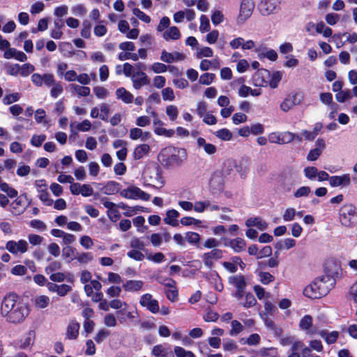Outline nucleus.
Returning a JSON list of instances; mask_svg holds the SVG:
<instances>
[{
	"label": "nucleus",
	"instance_id": "nucleus-45",
	"mask_svg": "<svg viewBox=\"0 0 357 357\" xmlns=\"http://www.w3.org/2000/svg\"><path fill=\"white\" fill-rule=\"evenodd\" d=\"M100 119L103 121H107L110 113L109 105L107 103H101L99 105Z\"/></svg>",
	"mask_w": 357,
	"mask_h": 357
},
{
	"label": "nucleus",
	"instance_id": "nucleus-20",
	"mask_svg": "<svg viewBox=\"0 0 357 357\" xmlns=\"http://www.w3.org/2000/svg\"><path fill=\"white\" fill-rule=\"evenodd\" d=\"M229 283L234 286L236 290L245 289L247 283L244 275L239 274L231 275L228 278Z\"/></svg>",
	"mask_w": 357,
	"mask_h": 357
},
{
	"label": "nucleus",
	"instance_id": "nucleus-28",
	"mask_svg": "<svg viewBox=\"0 0 357 357\" xmlns=\"http://www.w3.org/2000/svg\"><path fill=\"white\" fill-rule=\"evenodd\" d=\"M198 148H202L204 152L208 155H213L217 152V147L210 143H207L203 137H198L197 140Z\"/></svg>",
	"mask_w": 357,
	"mask_h": 357
},
{
	"label": "nucleus",
	"instance_id": "nucleus-13",
	"mask_svg": "<svg viewBox=\"0 0 357 357\" xmlns=\"http://www.w3.org/2000/svg\"><path fill=\"white\" fill-rule=\"evenodd\" d=\"M255 4L252 0H242L238 17V22H244L252 14Z\"/></svg>",
	"mask_w": 357,
	"mask_h": 357
},
{
	"label": "nucleus",
	"instance_id": "nucleus-44",
	"mask_svg": "<svg viewBox=\"0 0 357 357\" xmlns=\"http://www.w3.org/2000/svg\"><path fill=\"white\" fill-rule=\"evenodd\" d=\"M282 74L280 71L274 72L272 74L270 80H268V84L271 89H275L278 87L279 82L282 79Z\"/></svg>",
	"mask_w": 357,
	"mask_h": 357
},
{
	"label": "nucleus",
	"instance_id": "nucleus-55",
	"mask_svg": "<svg viewBox=\"0 0 357 357\" xmlns=\"http://www.w3.org/2000/svg\"><path fill=\"white\" fill-rule=\"evenodd\" d=\"M257 301L254 295L251 293H247L245 295V302L242 303L241 305L246 308H249L255 305Z\"/></svg>",
	"mask_w": 357,
	"mask_h": 357
},
{
	"label": "nucleus",
	"instance_id": "nucleus-23",
	"mask_svg": "<svg viewBox=\"0 0 357 357\" xmlns=\"http://www.w3.org/2000/svg\"><path fill=\"white\" fill-rule=\"evenodd\" d=\"M248 227H257L259 230L264 231L268 228V224L259 217L250 218L245 221Z\"/></svg>",
	"mask_w": 357,
	"mask_h": 357
},
{
	"label": "nucleus",
	"instance_id": "nucleus-43",
	"mask_svg": "<svg viewBox=\"0 0 357 357\" xmlns=\"http://www.w3.org/2000/svg\"><path fill=\"white\" fill-rule=\"evenodd\" d=\"M0 190L6 192L10 198L16 197L18 195L17 191L15 188L10 187L5 182L0 183Z\"/></svg>",
	"mask_w": 357,
	"mask_h": 357
},
{
	"label": "nucleus",
	"instance_id": "nucleus-33",
	"mask_svg": "<svg viewBox=\"0 0 357 357\" xmlns=\"http://www.w3.org/2000/svg\"><path fill=\"white\" fill-rule=\"evenodd\" d=\"M297 104L296 102V95H294L291 97L286 98L280 104V109L284 112H287L289 111L294 106Z\"/></svg>",
	"mask_w": 357,
	"mask_h": 357
},
{
	"label": "nucleus",
	"instance_id": "nucleus-54",
	"mask_svg": "<svg viewBox=\"0 0 357 357\" xmlns=\"http://www.w3.org/2000/svg\"><path fill=\"white\" fill-rule=\"evenodd\" d=\"M231 329L229 332L230 335L239 334L244 329L243 326L237 320H233L231 323Z\"/></svg>",
	"mask_w": 357,
	"mask_h": 357
},
{
	"label": "nucleus",
	"instance_id": "nucleus-4",
	"mask_svg": "<svg viewBox=\"0 0 357 357\" xmlns=\"http://www.w3.org/2000/svg\"><path fill=\"white\" fill-rule=\"evenodd\" d=\"M142 177L145 185L154 188H162L165 183L162 176V170L156 164L148 165L143 172Z\"/></svg>",
	"mask_w": 357,
	"mask_h": 357
},
{
	"label": "nucleus",
	"instance_id": "nucleus-21",
	"mask_svg": "<svg viewBox=\"0 0 357 357\" xmlns=\"http://www.w3.org/2000/svg\"><path fill=\"white\" fill-rule=\"evenodd\" d=\"M5 59H10L15 58L16 60L24 62L26 61V55L22 51H19L15 48H8L3 54Z\"/></svg>",
	"mask_w": 357,
	"mask_h": 357
},
{
	"label": "nucleus",
	"instance_id": "nucleus-16",
	"mask_svg": "<svg viewBox=\"0 0 357 357\" xmlns=\"http://www.w3.org/2000/svg\"><path fill=\"white\" fill-rule=\"evenodd\" d=\"M351 178L349 174H344L340 176H332L330 178V185L333 188H346L351 185Z\"/></svg>",
	"mask_w": 357,
	"mask_h": 357
},
{
	"label": "nucleus",
	"instance_id": "nucleus-56",
	"mask_svg": "<svg viewBox=\"0 0 357 357\" xmlns=\"http://www.w3.org/2000/svg\"><path fill=\"white\" fill-rule=\"evenodd\" d=\"M93 91L96 95V96L99 99H105L108 95V91L104 88L103 86H97L93 87Z\"/></svg>",
	"mask_w": 357,
	"mask_h": 357
},
{
	"label": "nucleus",
	"instance_id": "nucleus-64",
	"mask_svg": "<svg viewBox=\"0 0 357 357\" xmlns=\"http://www.w3.org/2000/svg\"><path fill=\"white\" fill-rule=\"evenodd\" d=\"M311 192V189L308 186H302L299 188L294 193V196L296 198H299L302 197H307Z\"/></svg>",
	"mask_w": 357,
	"mask_h": 357
},
{
	"label": "nucleus",
	"instance_id": "nucleus-10",
	"mask_svg": "<svg viewBox=\"0 0 357 357\" xmlns=\"http://www.w3.org/2000/svg\"><path fill=\"white\" fill-rule=\"evenodd\" d=\"M295 138V134L287 131L283 132H272L268 136L270 142L278 144H284L291 142Z\"/></svg>",
	"mask_w": 357,
	"mask_h": 357
},
{
	"label": "nucleus",
	"instance_id": "nucleus-6",
	"mask_svg": "<svg viewBox=\"0 0 357 357\" xmlns=\"http://www.w3.org/2000/svg\"><path fill=\"white\" fill-rule=\"evenodd\" d=\"M119 194L122 197L130 199H142L143 201H148L151 197L149 194L135 185H131L128 188L122 190L120 191Z\"/></svg>",
	"mask_w": 357,
	"mask_h": 357
},
{
	"label": "nucleus",
	"instance_id": "nucleus-12",
	"mask_svg": "<svg viewBox=\"0 0 357 357\" xmlns=\"http://www.w3.org/2000/svg\"><path fill=\"white\" fill-rule=\"evenodd\" d=\"M28 243L23 239L18 241H8L6 244V249L14 255L23 254L28 250Z\"/></svg>",
	"mask_w": 357,
	"mask_h": 357
},
{
	"label": "nucleus",
	"instance_id": "nucleus-61",
	"mask_svg": "<svg viewBox=\"0 0 357 357\" xmlns=\"http://www.w3.org/2000/svg\"><path fill=\"white\" fill-rule=\"evenodd\" d=\"M38 198L46 206H52L54 203L53 199L50 198V194L47 190L40 192L38 195Z\"/></svg>",
	"mask_w": 357,
	"mask_h": 357
},
{
	"label": "nucleus",
	"instance_id": "nucleus-26",
	"mask_svg": "<svg viewBox=\"0 0 357 357\" xmlns=\"http://www.w3.org/2000/svg\"><path fill=\"white\" fill-rule=\"evenodd\" d=\"M144 286V282L142 280H127L123 284V288L126 291L135 292L140 291Z\"/></svg>",
	"mask_w": 357,
	"mask_h": 357
},
{
	"label": "nucleus",
	"instance_id": "nucleus-25",
	"mask_svg": "<svg viewBox=\"0 0 357 357\" xmlns=\"http://www.w3.org/2000/svg\"><path fill=\"white\" fill-rule=\"evenodd\" d=\"M31 301L38 309L46 308L50 303V299L46 295H37L31 299Z\"/></svg>",
	"mask_w": 357,
	"mask_h": 357
},
{
	"label": "nucleus",
	"instance_id": "nucleus-38",
	"mask_svg": "<svg viewBox=\"0 0 357 357\" xmlns=\"http://www.w3.org/2000/svg\"><path fill=\"white\" fill-rule=\"evenodd\" d=\"M62 268V264L59 261H51L50 264L45 267V271L47 275L59 271Z\"/></svg>",
	"mask_w": 357,
	"mask_h": 357
},
{
	"label": "nucleus",
	"instance_id": "nucleus-22",
	"mask_svg": "<svg viewBox=\"0 0 357 357\" xmlns=\"http://www.w3.org/2000/svg\"><path fill=\"white\" fill-rule=\"evenodd\" d=\"M225 245L229 246L235 252L239 253L245 250L246 242L241 238H236L229 240L228 243H225Z\"/></svg>",
	"mask_w": 357,
	"mask_h": 357
},
{
	"label": "nucleus",
	"instance_id": "nucleus-15",
	"mask_svg": "<svg viewBox=\"0 0 357 357\" xmlns=\"http://www.w3.org/2000/svg\"><path fill=\"white\" fill-rule=\"evenodd\" d=\"M131 80L133 88L136 90H139L144 86H148L151 83L150 78L142 70H137L133 73L131 77Z\"/></svg>",
	"mask_w": 357,
	"mask_h": 357
},
{
	"label": "nucleus",
	"instance_id": "nucleus-27",
	"mask_svg": "<svg viewBox=\"0 0 357 357\" xmlns=\"http://www.w3.org/2000/svg\"><path fill=\"white\" fill-rule=\"evenodd\" d=\"M116 96L117 99L121 100L124 103L129 104L134 100L133 95L127 91L124 87L116 89Z\"/></svg>",
	"mask_w": 357,
	"mask_h": 357
},
{
	"label": "nucleus",
	"instance_id": "nucleus-11",
	"mask_svg": "<svg viewBox=\"0 0 357 357\" xmlns=\"http://www.w3.org/2000/svg\"><path fill=\"white\" fill-rule=\"evenodd\" d=\"M222 256V250L220 249L215 248L210 252L204 253L202 256V259L205 266L211 269L214 266V262L221 259Z\"/></svg>",
	"mask_w": 357,
	"mask_h": 357
},
{
	"label": "nucleus",
	"instance_id": "nucleus-49",
	"mask_svg": "<svg viewBox=\"0 0 357 357\" xmlns=\"http://www.w3.org/2000/svg\"><path fill=\"white\" fill-rule=\"evenodd\" d=\"M166 114L171 121H174L178 117V109L175 105H168L166 107Z\"/></svg>",
	"mask_w": 357,
	"mask_h": 357
},
{
	"label": "nucleus",
	"instance_id": "nucleus-42",
	"mask_svg": "<svg viewBox=\"0 0 357 357\" xmlns=\"http://www.w3.org/2000/svg\"><path fill=\"white\" fill-rule=\"evenodd\" d=\"M116 314L118 320L121 324L125 323L128 319H133L135 318V316L131 312H128L125 310H119L116 311Z\"/></svg>",
	"mask_w": 357,
	"mask_h": 357
},
{
	"label": "nucleus",
	"instance_id": "nucleus-24",
	"mask_svg": "<svg viewBox=\"0 0 357 357\" xmlns=\"http://www.w3.org/2000/svg\"><path fill=\"white\" fill-rule=\"evenodd\" d=\"M71 93H75L78 97H86L89 96L90 88L86 86H81L76 84H71L68 86Z\"/></svg>",
	"mask_w": 357,
	"mask_h": 357
},
{
	"label": "nucleus",
	"instance_id": "nucleus-31",
	"mask_svg": "<svg viewBox=\"0 0 357 357\" xmlns=\"http://www.w3.org/2000/svg\"><path fill=\"white\" fill-rule=\"evenodd\" d=\"M178 216L179 213L176 210H169L167 211L166 218L164 219V222L167 225L176 227L178 225V221L176 220Z\"/></svg>",
	"mask_w": 357,
	"mask_h": 357
},
{
	"label": "nucleus",
	"instance_id": "nucleus-47",
	"mask_svg": "<svg viewBox=\"0 0 357 357\" xmlns=\"http://www.w3.org/2000/svg\"><path fill=\"white\" fill-rule=\"evenodd\" d=\"M312 325V317L310 315L304 316L300 321L299 327L301 330L307 331Z\"/></svg>",
	"mask_w": 357,
	"mask_h": 357
},
{
	"label": "nucleus",
	"instance_id": "nucleus-59",
	"mask_svg": "<svg viewBox=\"0 0 357 357\" xmlns=\"http://www.w3.org/2000/svg\"><path fill=\"white\" fill-rule=\"evenodd\" d=\"M209 30L210 22L208 18L204 15H201L199 31L202 33H205L209 31Z\"/></svg>",
	"mask_w": 357,
	"mask_h": 357
},
{
	"label": "nucleus",
	"instance_id": "nucleus-60",
	"mask_svg": "<svg viewBox=\"0 0 357 357\" xmlns=\"http://www.w3.org/2000/svg\"><path fill=\"white\" fill-rule=\"evenodd\" d=\"M163 100L173 101L175 99L174 91L170 87L165 88L161 91Z\"/></svg>",
	"mask_w": 357,
	"mask_h": 357
},
{
	"label": "nucleus",
	"instance_id": "nucleus-5",
	"mask_svg": "<svg viewBox=\"0 0 357 357\" xmlns=\"http://www.w3.org/2000/svg\"><path fill=\"white\" fill-rule=\"evenodd\" d=\"M339 219L342 225L350 227L357 222V209L352 204H344L339 211Z\"/></svg>",
	"mask_w": 357,
	"mask_h": 357
},
{
	"label": "nucleus",
	"instance_id": "nucleus-18",
	"mask_svg": "<svg viewBox=\"0 0 357 357\" xmlns=\"http://www.w3.org/2000/svg\"><path fill=\"white\" fill-rule=\"evenodd\" d=\"M36 332L33 330L29 331L25 335L19 340V348L21 349H31L34 344Z\"/></svg>",
	"mask_w": 357,
	"mask_h": 357
},
{
	"label": "nucleus",
	"instance_id": "nucleus-62",
	"mask_svg": "<svg viewBox=\"0 0 357 357\" xmlns=\"http://www.w3.org/2000/svg\"><path fill=\"white\" fill-rule=\"evenodd\" d=\"M211 206V202L208 200L205 202H196L195 205L193 206L194 210L198 213H202L205 211L206 208H208Z\"/></svg>",
	"mask_w": 357,
	"mask_h": 357
},
{
	"label": "nucleus",
	"instance_id": "nucleus-2",
	"mask_svg": "<svg viewBox=\"0 0 357 357\" xmlns=\"http://www.w3.org/2000/svg\"><path fill=\"white\" fill-rule=\"evenodd\" d=\"M335 284V281L333 278L324 275L317 277L304 289L303 294L310 298H320L327 295Z\"/></svg>",
	"mask_w": 357,
	"mask_h": 357
},
{
	"label": "nucleus",
	"instance_id": "nucleus-40",
	"mask_svg": "<svg viewBox=\"0 0 357 357\" xmlns=\"http://www.w3.org/2000/svg\"><path fill=\"white\" fill-rule=\"evenodd\" d=\"M150 68L153 72L158 74L166 72L168 68V66L164 63L155 62L152 64ZM169 69L170 71H172L173 69H175V67L169 66Z\"/></svg>",
	"mask_w": 357,
	"mask_h": 357
},
{
	"label": "nucleus",
	"instance_id": "nucleus-37",
	"mask_svg": "<svg viewBox=\"0 0 357 357\" xmlns=\"http://www.w3.org/2000/svg\"><path fill=\"white\" fill-rule=\"evenodd\" d=\"M62 252V255L65 259H70V261H73L76 259L78 252L75 248L68 245L63 248Z\"/></svg>",
	"mask_w": 357,
	"mask_h": 357
},
{
	"label": "nucleus",
	"instance_id": "nucleus-32",
	"mask_svg": "<svg viewBox=\"0 0 357 357\" xmlns=\"http://www.w3.org/2000/svg\"><path fill=\"white\" fill-rule=\"evenodd\" d=\"M150 151V146L146 144L137 146L133 152L134 159L138 160L142 158L145 155L148 154Z\"/></svg>",
	"mask_w": 357,
	"mask_h": 357
},
{
	"label": "nucleus",
	"instance_id": "nucleus-14",
	"mask_svg": "<svg viewBox=\"0 0 357 357\" xmlns=\"http://www.w3.org/2000/svg\"><path fill=\"white\" fill-rule=\"evenodd\" d=\"M139 304L153 314L158 313L160 310L158 301L153 299L150 294L142 295L139 300Z\"/></svg>",
	"mask_w": 357,
	"mask_h": 357
},
{
	"label": "nucleus",
	"instance_id": "nucleus-41",
	"mask_svg": "<svg viewBox=\"0 0 357 357\" xmlns=\"http://www.w3.org/2000/svg\"><path fill=\"white\" fill-rule=\"evenodd\" d=\"M105 193L112 195L118 192L120 190V184L116 181H109L104 187Z\"/></svg>",
	"mask_w": 357,
	"mask_h": 357
},
{
	"label": "nucleus",
	"instance_id": "nucleus-35",
	"mask_svg": "<svg viewBox=\"0 0 357 357\" xmlns=\"http://www.w3.org/2000/svg\"><path fill=\"white\" fill-rule=\"evenodd\" d=\"M234 169H236V171L240 172L236 161L231 158L226 160L223 165V173L226 174H229L231 172L233 171Z\"/></svg>",
	"mask_w": 357,
	"mask_h": 357
},
{
	"label": "nucleus",
	"instance_id": "nucleus-7",
	"mask_svg": "<svg viewBox=\"0 0 357 357\" xmlns=\"http://www.w3.org/2000/svg\"><path fill=\"white\" fill-rule=\"evenodd\" d=\"M280 8V0H260L258 9L261 14L267 16L277 13Z\"/></svg>",
	"mask_w": 357,
	"mask_h": 357
},
{
	"label": "nucleus",
	"instance_id": "nucleus-51",
	"mask_svg": "<svg viewBox=\"0 0 357 357\" xmlns=\"http://www.w3.org/2000/svg\"><path fill=\"white\" fill-rule=\"evenodd\" d=\"M215 77V74L205 73L200 76L199 82L201 84L209 85L210 84H211L213 82Z\"/></svg>",
	"mask_w": 357,
	"mask_h": 357
},
{
	"label": "nucleus",
	"instance_id": "nucleus-34",
	"mask_svg": "<svg viewBox=\"0 0 357 357\" xmlns=\"http://www.w3.org/2000/svg\"><path fill=\"white\" fill-rule=\"evenodd\" d=\"M199 67L203 71L208 70L210 68L218 69L220 68V61L218 59H213L212 61L204 59L200 62Z\"/></svg>",
	"mask_w": 357,
	"mask_h": 357
},
{
	"label": "nucleus",
	"instance_id": "nucleus-46",
	"mask_svg": "<svg viewBox=\"0 0 357 357\" xmlns=\"http://www.w3.org/2000/svg\"><path fill=\"white\" fill-rule=\"evenodd\" d=\"M215 135L218 138H219L222 140H224V141H229L232 137V133L231 132V131L229 130H228L227 128H222V129L217 130L215 132Z\"/></svg>",
	"mask_w": 357,
	"mask_h": 357
},
{
	"label": "nucleus",
	"instance_id": "nucleus-58",
	"mask_svg": "<svg viewBox=\"0 0 357 357\" xmlns=\"http://www.w3.org/2000/svg\"><path fill=\"white\" fill-rule=\"evenodd\" d=\"M154 132L158 135H162L167 137H171L174 135L175 131L172 129L167 130L162 126L161 127H155L154 128Z\"/></svg>",
	"mask_w": 357,
	"mask_h": 357
},
{
	"label": "nucleus",
	"instance_id": "nucleus-57",
	"mask_svg": "<svg viewBox=\"0 0 357 357\" xmlns=\"http://www.w3.org/2000/svg\"><path fill=\"white\" fill-rule=\"evenodd\" d=\"M46 135H34L31 139L30 143L32 146L36 147H40L42 144L45 141Z\"/></svg>",
	"mask_w": 357,
	"mask_h": 357
},
{
	"label": "nucleus",
	"instance_id": "nucleus-50",
	"mask_svg": "<svg viewBox=\"0 0 357 357\" xmlns=\"http://www.w3.org/2000/svg\"><path fill=\"white\" fill-rule=\"evenodd\" d=\"M130 138L132 140H137L142 139V140H146V137L144 136V132L142 129L138 128H134L130 130Z\"/></svg>",
	"mask_w": 357,
	"mask_h": 357
},
{
	"label": "nucleus",
	"instance_id": "nucleus-19",
	"mask_svg": "<svg viewBox=\"0 0 357 357\" xmlns=\"http://www.w3.org/2000/svg\"><path fill=\"white\" fill-rule=\"evenodd\" d=\"M80 325L75 320H71L66 328V338L68 340H75L79 335Z\"/></svg>",
	"mask_w": 357,
	"mask_h": 357
},
{
	"label": "nucleus",
	"instance_id": "nucleus-9",
	"mask_svg": "<svg viewBox=\"0 0 357 357\" xmlns=\"http://www.w3.org/2000/svg\"><path fill=\"white\" fill-rule=\"evenodd\" d=\"M225 187V180L220 173L215 172L214 173L209 183V188L211 192L213 195H220L224 190Z\"/></svg>",
	"mask_w": 357,
	"mask_h": 357
},
{
	"label": "nucleus",
	"instance_id": "nucleus-53",
	"mask_svg": "<svg viewBox=\"0 0 357 357\" xmlns=\"http://www.w3.org/2000/svg\"><path fill=\"white\" fill-rule=\"evenodd\" d=\"M174 354L176 357H195L190 351H186L183 347L176 346L174 347Z\"/></svg>",
	"mask_w": 357,
	"mask_h": 357
},
{
	"label": "nucleus",
	"instance_id": "nucleus-63",
	"mask_svg": "<svg viewBox=\"0 0 357 357\" xmlns=\"http://www.w3.org/2000/svg\"><path fill=\"white\" fill-rule=\"evenodd\" d=\"M20 98V96L18 93H13L11 94L6 95L3 97L2 102L4 105H10L13 102H17Z\"/></svg>",
	"mask_w": 357,
	"mask_h": 357
},
{
	"label": "nucleus",
	"instance_id": "nucleus-39",
	"mask_svg": "<svg viewBox=\"0 0 357 357\" xmlns=\"http://www.w3.org/2000/svg\"><path fill=\"white\" fill-rule=\"evenodd\" d=\"M94 259L91 252H77L76 259L79 264H89Z\"/></svg>",
	"mask_w": 357,
	"mask_h": 357
},
{
	"label": "nucleus",
	"instance_id": "nucleus-52",
	"mask_svg": "<svg viewBox=\"0 0 357 357\" xmlns=\"http://www.w3.org/2000/svg\"><path fill=\"white\" fill-rule=\"evenodd\" d=\"M20 75L22 77H27L34 71V66L31 63H24L20 66Z\"/></svg>",
	"mask_w": 357,
	"mask_h": 357
},
{
	"label": "nucleus",
	"instance_id": "nucleus-3",
	"mask_svg": "<svg viewBox=\"0 0 357 357\" xmlns=\"http://www.w3.org/2000/svg\"><path fill=\"white\" fill-rule=\"evenodd\" d=\"M160 162L167 168L181 165L187 158V151L185 149L172 146L162 149L158 154Z\"/></svg>",
	"mask_w": 357,
	"mask_h": 357
},
{
	"label": "nucleus",
	"instance_id": "nucleus-36",
	"mask_svg": "<svg viewBox=\"0 0 357 357\" xmlns=\"http://www.w3.org/2000/svg\"><path fill=\"white\" fill-rule=\"evenodd\" d=\"M319 334L322 337L325 338L326 342L328 344L335 343L339 336V333L337 331L328 333L326 331H322L319 333Z\"/></svg>",
	"mask_w": 357,
	"mask_h": 357
},
{
	"label": "nucleus",
	"instance_id": "nucleus-29",
	"mask_svg": "<svg viewBox=\"0 0 357 357\" xmlns=\"http://www.w3.org/2000/svg\"><path fill=\"white\" fill-rule=\"evenodd\" d=\"M181 35L179 29L175 26L169 27L162 33V38L167 41L169 40H178L181 38Z\"/></svg>",
	"mask_w": 357,
	"mask_h": 357
},
{
	"label": "nucleus",
	"instance_id": "nucleus-17",
	"mask_svg": "<svg viewBox=\"0 0 357 357\" xmlns=\"http://www.w3.org/2000/svg\"><path fill=\"white\" fill-rule=\"evenodd\" d=\"M270 72L266 69L258 70L252 77L253 84L256 86H264L268 84Z\"/></svg>",
	"mask_w": 357,
	"mask_h": 357
},
{
	"label": "nucleus",
	"instance_id": "nucleus-8",
	"mask_svg": "<svg viewBox=\"0 0 357 357\" xmlns=\"http://www.w3.org/2000/svg\"><path fill=\"white\" fill-rule=\"evenodd\" d=\"M324 276L333 278L336 282V278H339L342 275L341 265L339 261L335 259H328L324 264Z\"/></svg>",
	"mask_w": 357,
	"mask_h": 357
},
{
	"label": "nucleus",
	"instance_id": "nucleus-1",
	"mask_svg": "<svg viewBox=\"0 0 357 357\" xmlns=\"http://www.w3.org/2000/svg\"><path fill=\"white\" fill-rule=\"evenodd\" d=\"M29 312L28 304L20 301L15 293L9 292L3 296L1 304V314L8 322L21 323L28 317Z\"/></svg>",
	"mask_w": 357,
	"mask_h": 357
},
{
	"label": "nucleus",
	"instance_id": "nucleus-30",
	"mask_svg": "<svg viewBox=\"0 0 357 357\" xmlns=\"http://www.w3.org/2000/svg\"><path fill=\"white\" fill-rule=\"evenodd\" d=\"M102 289V284L98 280H91L90 284H85L84 286V290L88 297H91L93 295V291H100Z\"/></svg>",
	"mask_w": 357,
	"mask_h": 357
},
{
	"label": "nucleus",
	"instance_id": "nucleus-48",
	"mask_svg": "<svg viewBox=\"0 0 357 357\" xmlns=\"http://www.w3.org/2000/svg\"><path fill=\"white\" fill-rule=\"evenodd\" d=\"M165 294L167 296V298L172 302H175L178 300V290L174 284V287H169V289L165 291Z\"/></svg>",
	"mask_w": 357,
	"mask_h": 357
}]
</instances>
